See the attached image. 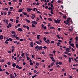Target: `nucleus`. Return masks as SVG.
<instances>
[{
  "instance_id": "obj_35",
  "label": "nucleus",
  "mask_w": 78,
  "mask_h": 78,
  "mask_svg": "<svg viewBox=\"0 0 78 78\" xmlns=\"http://www.w3.org/2000/svg\"><path fill=\"white\" fill-rule=\"evenodd\" d=\"M53 64H54V63L52 62V63H51V67H52V66H53Z\"/></svg>"
},
{
  "instance_id": "obj_42",
  "label": "nucleus",
  "mask_w": 78,
  "mask_h": 78,
  "mask_svg": "<svg viewBox=\"0 0 78 78\" xmlns=\"http://www.w3.org/2000/svg\"><path fill=\"white\" fill-rule=\"evenodd\" d=\"M57 23H59L60 22V20L57 19Z\"/></svg>"
},
{
  "instance_id": "obj_23",
  "label": "nucleus",
  "mask_w": 78,
  "mask_h": 78,
  "mask_svg": "<svg viewBox=\"0 0 78 78\" xmlns=\"http://www.w3.org/2000/svg\"><path fill=\"white\" fill-rule=\"evenodd\" d=\"M59 45H61V43L59 42H58V43H57V46H59Z\"/></svg>"
},
{
  "instance_id": "obj_62",
  "label": "nucleus",
  "mask_w": 78,
  "mask_h": 78,
  "mask_svg": "<svg viewBox=\"0 0 78 78\" xmlns=\"http://www.w3.org/2000/svg\"><path fill=\"white\" fill-rule=\"evenodd\" d=\"M16 67L17 68H19V65H17L16 66Z\"/></svg>"
},
{
  "instance_id": "obj_18",
  "label": "nucleus",
  "mask_w": 78,
  "mask_h": 78,
  "mask_svg": "<svg viewBox=\"0 0 78 78\" xmlns=\"http://www.w3.org/2000/svg\"><path fill=\"white\" fill-rule=\"evenodd\" d=\"M30 45L31 47H33V44L32 42H30Z\"/></svg>"
},
{
  "instance_id": "obj_12",
  "label": "nucleus",
  "mask_w": 78,
  "mask_h": 78,
  "mask_svg": "<svg viewBox=\"0 0 78 78\" xmlns=\"http://www.w3.org/2000/svg\"><path fill=\"white\" fill-rule=\"evenodd\" d=\"M11 33H12V34H14V35H16V34L15 33V32L14 31H12L11 32Z\"/></svg>"
},
{
  "instance_id": "obj_27",
  "label": "nucleus",
  "mask_w": 78,
  "mask_h": 78,
  "mask_svg": "<svg viewBox=\"0 0 78 78\" xmlns=\"http://www.w3.org/2000/svg\"><path fill=\"white\" fill-rule=\"evenodd\" d=\"M57 3H60L62 2V1L60 0H58V1H57Z\"/></svg>"
},
{
  "instance_id": "obj_63",
  "label": "nucleus",
  "mask_w": 78,
  "mask_h": 78,
  "mask_svg": "<svg viewBox=\"0 0 78 78\" xmlns=\"http://www.w3.org/2000/svg\"><path fill=\"white\" fill-rule=\"evenodd\" d=\"M71 69H73V70H76V68H71Z\"/></svg>"
},
{
  "instance_id": "obj_22",
  "label": "nucleus",
  "mask_w": 78,
  "mask_h": 78,
  "mask_svg": "<svg viewBox=\"0 0 78 78\" xmlns=\"http://www.w3.org/2000/svg\"><path fill=\"white\" fill-rule=\"evenodd\" d=\"M11 12L10 11H8V15L9 16H10V14H11Z\"/></svg>"
},
{
  "instance_id": "obj_6",
  "label": "nucleus",
  "mask_w": 78,
  "mask_h": 78,
  "mask_svg": "<svg viewBox=\"0 0 78 78\" xmlns=\"http://www.w3.org/2000/svg\"><path fill=\"white\" fill-rule=\"evenodd\" d=\"M32 23H33L34 25H36L37 24V22L34 21H32Z\"/></svg>"
},
{
  "instance_id": "obj_32",
  "label": "nucleus",
  "mask_w": 78,
  "mask_h": 78,
  "mask_svg": "<svg viewBox=\"0 0 78 78\" xmlns=\"http://www.w3.org/2000/svg\"><path fill=\"white\" fill-rule=\"evenodd\" d=\"M51 8H53L54 7H53V4H51Z\"/></svg>"
},
{
  "instance_id": "obj_13",
  "label": "nucleus",
  "mask_w": 78,
  "mask_h": 78,
  "mask_svg": "<svg viewBox=\"0 0 78 78\" xmlns=\"http://www.w3.org/2000/svg\"><path fill=\"white\" fill-rule=\"evenodd\" d=\"M68 52H69V50H67L64 52V53H65V54H68Z\"/></svg>"
},
{
  "instance_id": "obj_11",
  "label": "nucleus",
  "mask_w": 78,
  "mask_h": 78,
  "mask_svg": "<svg viewBox=\"0 0 78 78\" xmlns=\"http://www.w3.org/2000/svg\"><path fill=\"white\" fill-rule=\"evenodd\" d=\"M38 49L39 50H42V47L41 46L40 47L38 46Z\"/></svg>"
},
{
  "instance_id": "obj_53",
  "label": "nucleus",
  "mask_w": 78,
  "mask_h": 78,
  "mask_svg": "<svg viewBox=\"0 0 78 78\" xmlns=\"http://www.w3.org/2000/svg\"><path fill=\"white\" fill-rule=\"evenodd\" d=\"M40 17L41 19H42V16L41 15H40Z\"/></svg>"
},
{
  "instance_id": "obj_56",
  "label": "nucleus",
  "mask_w": 78,
  "mask_h": 78,
  "mask_svg": "<svg viewBox=\"0 0 78 78\" xmlns=\"http://www.w3.org/2000/svg\"><path fill=\"white\" fill-rule=\"evenodd\" d=\"M76 47L78 48V44H76Z\"/></svg>"
},
{
  "instance_id": "obj_30",
  "label": "nucleus",
  "mask_w": 78,
  "mask_h": 78,
  "mask_svg": "<svg viewBox=\"0 0 78 78\" xmlns=\"http://www.w3.org/2000/svg\"><path fill=\"white\" fill-rule=\"evenodd\" d=\"M37 76V75H36V74H35V75L34 76H32V78H35V77H36V76Z\"/></svg>"
},
{
  "instance_id": "obj_20",
  "label": "nucleus",
  "mask_w": 78,
  "mask_h": 78,
  "mask_svg": "<svg viewBox=\"0 0 78 78\" xmlns=\"http://www.w3.org/2000/svg\"><path fill=\"white\" fill-rule=\"evenodd\" d=\"M15 38L16 39H17V40H19L20 39V37L17 36L15 37Z\"/></svg>"
},
{
  "instance_id": "obj_58",
  "label": "nucleus",
  "mask_w": 78,
  "mask_h": 78,
  "mask_svg": "<svg viewBox=\"0 0 78 78\" xmlns=\"http://www.w3.org/2000/svg\"><path fill=\"white\" fill-rule=\"evenodd\" d=\"M63 56L65 57V58H67V55H65L64 54L63 55Z\"/></svg>"
},
{
  "instance_id": "obj_52",
  "label": "nucleus",
  "mask_w": 78,
  "mask_h": 78,
  "mask_svg": "<svg viewBox=\"0 0 78 78\" xmlns=\"http://www.w3.org/2000/svg\"><path fill=\"white\" fill-rule=\"evenodd\" d=\"M48 20H49V21H52V20H51V18H49Z\"/></svg>"
},
{
  "instance_id": "obj_60",
  "label": "nucleus",
  "mask_w": 78,
  "mask_h": 78,
  "mask_svg": "<svg viewBox=\"0 0 78 78\" xmlns=\"http://www.w3.org/2000/svg\"><path fill=\"white\" fill-rule=\"evenodd\" d=\"M22 69V67L20 66L18 68V70H20Z\"/></svg>"
},
{
  "instance_id": "obj_41",
  "label": "nucleus",
  "mask_w": 78,
  "mask_h": 78,
  "mask_svg": "<svg viewBox=\"0 0 78 78\" xmlns=\"http://www.w3.org/2000/svg\"><path fill=\"white\" fill-rule=\"evenodd\" d=\"M14 48H15V47L14 46H12V49L13 50H14Z\"/></svg>"
},
{
  "instance_id": "obj_47",
  "label": "nucleus",
  "mask_w": 78,
  "mask_h": 78,
  "mask_svg": "<svg viewBox=\"0 0 78 78\" xmlns=\"http://www.w3.org/2000/svg\"><path fill=\"white\" fill-rule=\"evenodd\" d=\"M36 65L37 66H39V63L38 62H36Z\"/></svg>"
},
{
  "instance_id": "obj_26",
  "label": "nucleus",
  "mask_w": 78,
  "mask_h": 78,
  "mask_svg": "<svg viewBox=\"0 0 78 78\" xmlns=\"http://www.w3.org/2000/svg\"><path fill=\"white\" fill-rule=\"evenodd\" d=\"M72 48L71 46H69V50H70V49ZM69 52H70V51L69 50Z\"/></svg>"
},
{
  "instance_id": "obj_64",
  "label": "nucleus",
  "mask_w": 78,
  "mask_h": 78,
  "mask_svg": "<svg viewBox=\"0 0 78 78\" xmlns=\"http://www.w3.org/2000/svg\"><path fill=\"white\" fill-rule=\"evenodd\" d=\"M39 5V2H37L36 4V5Z\"/></svg>"
},
{
  "instance_id": "obj_37",
  "label": "nucleus",
  "mask_w": 78,
  "mask_h": 78,
  "mask_svg": "<svg viewBox=\"0 0 78 78\" xmlns=\"http://www.w3.org/2000/svg\"><path fill=\"white\" fill-rule=\"evenodd\" d=\"M27 60H30V58H29V57H28V56H27Z\"/></svg>"
},
{
  "instance_id": "obj_33",
  "label": "nucleus",
  "mask_w": 78,
  "mask_h": 78,
  "mask_svg": "<svg viewBox=\"0 0 78 78\" xmlns=\"http://www.w3.org/2000/svg\"><path fill=\"white\" fill-rule=\"evenodd\" d=\"M7 64H8V65H9V66H10V65H11V63L10 62H9L7 63Z\"/></svg>"
},
{
  "instance_id": "obj_8",
  "label": "nucleus",
  "mask_w": 78,
  "mask_h": 78,
  "mask_svg": "<svg viewBox=\"0 0 78 78\" xmlns=\"http://www.w3.org/2000/svg\"><path fill=\"white\" fill-rule=\"evenodd\" d=\"M3 21L4 22H5L7 24V25H8V20H3Z\"/></svg>"
},
{
  "instance_id": "obj_3",
  "label": "nucleus",
  "mask_w": 78,
  "mask_h": 78,
  "mask_svg": "<svg viewBox=\"0 0 78 78\" xmlns=\"http://www.w3.org/2000/svg\"><path fill=\"white\" fill-rule=\"evenodd\" d=\"M64 23H65L66 25H69V18L67 19L66 21H64Z\"/></svg>"
},
{
  "instance_id": "obj_61",
  "label": "nucleus",
  "mask_w": 78,
  "mask_h": 78,
  "mask_svg": "<svg viewBox=\"0 0 78 78\" xmlns=\"http://www.w3.org/2000/svg\"><path fill=\"white\" fill-rule=\"evenodd\" d=\"M5 73H6V74H7V75H9V73H8V72L6 71L5 72Z\"/></svg>"
},
{
  "instance_id": "obj_57",
  "label": "nucleus",
  "mask_w": 78,
  "mask_h": 78,
  "mask_svg": "<svg viewBox=\"0 0 78 78\" xmlns=\"http://www.w3.org/2000/svg\"><path fill=\"white\" fill-rule=\"evenodd\" d=\"M37 13H38V14H41V12L39 11H37Z\"/></svg>"
},
{
  "instance_id": "obj_54",
  "label": "nucleus",
  "mask_w": 78,
  "mask_h": 78,
  "mask_svg": "<svg viewBox=\"0 0 78 78\" xmlns=\"http://www.w3.org/2000/svg\"><path fill=\"white\" fill-rule=\"evenodd\" d=\"M58 64H59V65H61V64H62V62H59L58 63Z\"/></svg>"
},
{
  "instance_id": "obj_49",
  "label": "nucleus",
  "mask_w": 78,
  "mask_h": 78,
  "mask_svg": "<svg viewBox=\"0 0 78 78\" xmlns=\"http://www.w3.org/2000/svg\"><path fill=\"white\" fill-rule=\"evenodd\" d=\"M49 70H50V71L51 72V71H53V68H52L51 69H50Z\"/></svg>"
},
{
  "instance_id": "obj_2",
  "label": "nucleus",
  "mask_w": 78,
  "mask_h": 78,
  "mask_svg": "<svg viewBox=\"0 0 78 78\" xmlns=\"http://www.w3.org/2000/svg\"><path fill=\"white\" fill-rule=\"evenodd\" d=\"M71 20V18L70 17L69 18V26H70V24L72 23V21Z\"/></svg>"
},
{
  "instance_id": "obj_10",
  "label": "nucleus",
  "mask_w": 78,
  "mask_h": 78,
  "mask_svg": "<svg viewBox=\"0 0 78 78\" xmlns=\"http://www.w3.org/2000/svg\"><path fill=\"white\" fill-rule=\"evenodd\" d=\"M71 29H70V28H69V31H72V30H73V27H71Z\"/></svg>"
},
{
  "instance_id": "obj_4",
  "label": "nucleus",
  "mask_w": 78,
  "mask_h": 78,
  "mask_svg": "<svg viewBox=\"0 0 78 78\" xmlns=\"http://www.w3.org/2000/svg\"><path fill=\"white\" fill-rule=\"evenodd\" d=\"M32 10H33V9H30L29 8H27V12H31V11Z\"/></svg>"
},
{
  "instance_id": "obj_43",
  "label": "nucleus",
  "mask_w": 78,
  "mask_h": 78,
  "mask_svg": "<svg viewBox=\"0 0 78 78\" xmlns=\"http://www.w3.org/2000/svg\"><path fill=\"white\" fill-rule=\"evenodd\" d=\"M21 56H22V57H23V56H24V53H23L21 54Z\"/></svg>"
},
{
  "instance_id": "obj_21",
  "label": "nucleus",
  "mask_w": 78,
  "mask_h": 78,
  "mask_svg": "<svg viewBox=\"0 0 78 78\" xmlns=\"http://www.w3.org/2000/svg\"><path fill=\"white\" fill-rule=\"evenodd\" d=\"M16 66V65L15 63H13L12 64V66L13 67H15Z\"/></svg>"
},
{
  "instance_id": "obj_38",
  "label": "nucleus",
  "mask_w": 78,
  "mask_h": 78,
  "mask_svg": "<svg viewBox=\"0 0 78 78\" xmlns=\"http://www.w3.org/2000/svg\"><path fill=\"white\" fill-rule=\"evenodd\" d=\"M26 28L27 29V30H30V28H29V27L28 26H26Z\"/></svg>"
},
{
  "instance_id": "obj_5",
  "label": "nucleus",
  "mask_w": 78,
  "mask_h": 78,
  "mask_svg": "<svg viewBox=\"0 0 78 78\" xmlns=\"http://www.w3.org/2000/svg\"><path fill=\"white\" fill-rule=\"evenodd\" d=\"M31 15L32 16H31V17L32 19H34L36 17V16L35 14H32Z\"/></svg>"
},
{
  "instance_id": "obj_15",
  "label": "nucleus",
  "mask_w": 78,
  "mask_h": 78,
  "mask_svg": "<svg viewBox=\"0 0 78 78\" xmlns=\"http://www.w3.org/2000/svg\"><path fill=\"white\" fill-rule=\"evenodd\" d=\"M22 11H23V9H20L18 11L19 12H22Z\"/></svg>"
},
{
  "instance_id": "obj_34",
  "label": "nucleus",
  "mask_w": 78,
  "mask_h": 78,
  "mask_svg": "<svg viewBox=\"0 0 78 78\" xmlns=\"http://www.w3.org/2000/svg\"><path fill=\"white\" fill-rule=\"evenodd\" d=\"M11 36H12L14 38V37H16L15 35H13L12 34L11 35Z\"/></svg>"
},
{
  "instance_id": "obj_9",
  "label": "nucleus",
  "mask_w": 78,
  "mask_h": 78,
  "mask_svg": "<svg viewBox=\"0 0 78 78\" xmlns=\"http://www.w3.org/2000/svg\"><path fill=\"white\" fill-rule=\"evenodd\" d=\"M18 30L19 31H20V32H21L23 31L22 29L21 28H19L18 29Z\"/></svg>"
},
{
  "instance_id": "obj_50",
  "label": "nucleus",
  "mask_w": 78,
  "mask_h": 78,
  "mask_svg": "<svg viewBox=\"0 0 78 78\" xmlns=\"http://www.w3.org/2000/svg\"><path fill=\"white\" fill-rule=\"evenodd\" d=\"M22 13L24 15H26L27 14V13L25 12H23Z\"/></svg>"
},
{
  "instance_id": "obj_25",
  "label": "nucleus",
  "mask_w": 78,
  "mask_h": 78,
  "mask_svg": "<svg viewBox=\"0 0 78 78\" xmlns=\"http://www.w3.org/2000/svg\"><path fill=\"white\" fill-rule=\"evenodd\" d=\"M51 29H55V28L53 27H50L49 30H51Z\"/></svg>"
},
{
  "instance_id": "obj_14",
  "label": "nucleus",
  "mask_w": 78,
  "mask_h": 78,
  "mask_svg": "<svg viewBox=\"0 0 78 78\" xmlns=\"http://www.w3.org/2000/svg\"><path fill=\"white\" fill-rule=\"evenodd\" d=\"M25 20L27 22H28V23H30V22H31V21L29 20H28V19H25Z\"/></svg>"
},
{
  "instance_id": "obj_16",
  "label": "nucleus",
  "mask_w": 78,
  "mask_h": 78,
  "mask_svg": "<svg viewBox=\"0 0 78 78\" xmlns=\"http://www.w3.org/2000/svg\"><path fill=\"white\" fill-rule=\"evenodd\" d=\"M10 78H15V77H14V76H13V75L12 74H10Z\"/></svg>"
},
{
  "instance_id": "obj_40",
  "label": "nucleus",
  "mask_w": 78,
  "mask_h": 78,
  "mask_svg": "<svg viewBox=\"0 0 78 78\" xmlns=\"http://www.w3.org/2000/svg\"><path fill=\"white\" fill-rule=\"evenodd\" d=\"M44 33H45V34H49V33L48 32H44Z\"/></svg>"
},
{
  "instance_id": "obj_1",
  "label": "nucleus",
  "mask_w": 78,
  "mask_h": 78,
  "mask_svg": "<svg viewBox=\"0 0 78 78\" xmlns=\"http://www.w3.org/2000/svg\"><path fill=\"white\" fill-rule=\"evenodd\" d=\"M47 39V38L46 37H44V41L46 42V43H47L48 44H49V43H50V40L49 39H47V41H46V40Z\"/></svg>"
},
{
  "instance_id": "obj_28",
  "label": "nucleus",
  "mask_w": 78,
  "mask_h": 78,
  "mask_svg": "<svg viewBox=\"0 0 78 78\" xmlns=\"http://www.w3.org/2000/svg\"><path fill=\"white\" fill-rule=\"evenodd\" d=\"M42 48H44V49H47V47L46 46H44V47H42Z\"/></svg>"
},
{
  "instance_id": "obj_45",
  "label": "nucleus",
  "mask_w": 78,
  "mask_h": 78,
  "mask_svg": "<svg viewBox=\"0 0 78 78\" xmlns=\"http://www.w3.org/2000/svg\"><path fill=\"white\" fill-rule=\"evenodd\" d=\"M57 67H58V68H59L60 67V66L59 65H58L56 66Z\"/></svg>"
},
{
  "instance_id": "obj_51",
  "label": "nucleus",
  "mask_w": 78,
  "mask_h": 78,
  "mask_svg": "<svg viewBox=\"0 0 78 78\" xmlns=\"http://www.w3.org/2000/svg\"><path fill=\"white\" fill-rule=\"evenodd\" d=\"M9 39L10 41H12V39L10 38H9Z\"/></svg>"
},
{
  "instance_id": "obj_44",
  "label": "nucleus",
  "mask_w": 78,
  "mask_h": 78,
  "mask_svg": "<svg viewBox=\"0 0 78 78\" xmlns=\"http://www.w3.org/2000/svg\"><path fill=\"white\" fill-rule=\"evenodd\" d=\"M14 73L15 75V77H17V75L16 74L15 72Z\"/></svg>"
},
{
  "instance_id": "obj_29",
  "label": "nucleus",
  "mask_w": 78,
  "mask_h": 78,
  "mask_svg": "<svg viewBox=\"0 0 78 78\" xmlns=\"http://www.w3.org/2000/svg\"><path fill=\"white\" fill-rule=\"evenodd\" d=\"M38 47H39V46L37 45V46H36L35 47V49H37V48H38Z\"/></svg>"
},
{
  "instance_id": "obj_46",
  "label": "nucleus",
  "mask_w": 78,
  "mask_h": 78,
  "mask_svg": "<svg viewBox=\"0 0 78 78\" xmlns=\"http://www.w3.org/2000/svg\"><path fill=\"white\" fill-rule=\"evenodd\" d=\"M41 26L42 27V28L43 29H44V24H42Z\"/></svg>"
},
{
  "instance_id": "obj_48",
  "label": "nucleus",
  "mask_w": 78,
  "mask_h": 78,
  "mask_svg": "<svg viewBox=\"0 0 78 78\" xmlns=\"http://www.w3.org/2000/svg\"><path fill=\"white\" fill-rule=\"evenodd\" d=\"M70 45L71 46H72L73 45H74V44L73 43H71L70 44Z\"/></svg>"
},
{
  "instance_id": "obj_36",
  "label": "nucleus",
  "mask_w": 78,
  "mask_h": 78,
  "mask_svg": "<svg viewBox=\"0 0 78 78\" xmlns=\"http://www.w3.org/2000/svg\"><path fill=\"white\" fill-rule=\"evenodd\" d=\"M58 41L59 42H62V41L61 40H58Z\"/></svg>"
},
{
  "instance_id": "obj_59",
  "label": "nucleus",
  "mask_w": 78,
  "mask_h": 78,
  "mask_svg": "<svg viewBox=\"0 0 78 78\" xmlns=\"http://www.w3.org/2000/svg\"><path fill=\"white\" fill-rule=\"evenodd\" d=\"M74 60L76 61V62H78V60H76V58H74Z\"/></svg>"
},
{
  "instance_id": "obj_24",
  "label": "nucleus",
  "mask_w": 78,
  "mask_h": 78,
  "mask_svg": "<svg viewBox=\"0 0 78 78\" xmlns=\"http://www.w3.org/2000/svg\"><path fill=\"white\" fill-rule=\"evenodd\" d=\"M69 62H71V58H70V57H69Z\"/></svg>"
},
{
  "instance_id": "obj_7",
  "label": "nucleus",
  "mask_w": 78,
  "mask_h": 78,
  "mask_svg": "<svg viewBox=\"0 0 78 78\" xmlns=\"http://www.w3.org/2000/svg\"><path fill=\"white\" fill-rule=\"evenodd\" d=\"M9 27H10V28L11 27V23H9L8 25L7 26V28H9Z\"/></svg>"
},
{
  "instance_id": "obj_17",
  "label": "nucleus",
  "mask_w": 78,
  "mask_h": 78,
  "mask_svg": "<svg viewBox=\"0 0 78 78\" xmlns=\"http://www.w3.org/2000/svg\"><path fill=\"white\" fill-rule=\"evenodd\" d=\"M35 42L36 43V44H38V45H41V43H40L39 41H36Z\"/></svg>"
},
{
  "instance_id": "obj_31",
  "label": "nucleus",
  "mask_w": 78,
  "mask_h": 78,
  "mask_svg": "<svg viewBox=\"0 0 78 78\" xmlns=\"http://www.w3.org/2000/svg\"><path fill=\"white\" fill-rule=\"evenodd\" d=\"M57 37H58V39H60L61 38V37H59V35H57Z\"/></svg>"
},
{
  "instance_id": "obj_39",
  "label": "nucleus",
  "mask_w": 78,
  "mask_h": 78,
  "mask_svg": "<svg viewBox=\"0 0 78 78\" xmlns=\"http://www.w3.org/2000/svg\"><path fill=\"white\" fill-rule=\"evenodd\" d=\"M75 39L76 40V41H78V37H76L75 38Z\"/></svg>"
},
{
  "instance_id": "obj_55",
  "label": "nucleus",
  "mask_w": 78,
  "mask_h": 78,
  "mask_svg": "<svg viewBox=\"0 0 78 78\" xmlns=\"http://www.w3.org/2000/svg\"><path fill=\"white\" fill-rule=\"evenodd\" d=\"M3 14H4V15H6V14H7L6 12H3Z\"/></svg>"
},
{
  "instance_id": "obj_19",
  "label": "nucleus",
  "mask_w": 78,
  "mask_h": 78,
  "mask_svg": "<svg viewBox=\"0 0 78 78\" xmlns=\"http://www.w3.org/2000/svg\"><path fill=\"white\" fill-rule=\"evenodd\" d=\"M0 39L2 40V39H3V35H0Z\"/></svg>"
}]
</instances>
